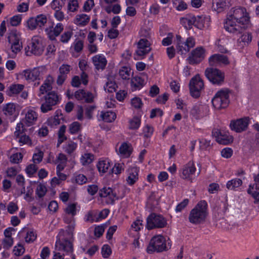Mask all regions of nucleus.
Returning <instances> with one entry per match:
<instances>
[{
  "mask_svg": "<svg viewBox=\"0 0 259 259\" xmlns=\"http://www.w3.org/2000/svg\"><path fill=\"white\" fill-rule=\"evenodd\" d=\"M250 25V18L245 8H233L227 16L224 23L226 31L233 34H238Z\"/></svg>",
  "mask_w": 259,
  "mask_h": 259,
  "instance_id": "obj_1",
  "label": "nucleus"
},
{
  "mask_svg": "<svg viewBox=\"0 0 259 259\" xmlns=\"http://www.w3.org/2000/svg\"><path fill=\"white\" fill-rule=\"evenodd\" d=\"M32 110L29 109L25 117L17 123L14 133V137L20 145L27 144L30 145L31 141L29 136L32 133Z\"/></svg>",
  "mask_w": 259,
  "mask_h": 259,
  "instance_id": "obj_2",
  "label": "nucleus"
},
{
  "mask_svg": "<svg viewBox=\"0 0 259 259\" xmlns=\"http://www.w3.org/2000/svg\"><path fill=\"white\" fill-rule=\"evenodd\" d=\"M208 215V205L206 201H200L190 211L189 221L193 224L204 222Z\"/></svg>",
  "mask_w": 259,
  "mask_h": 259,
  "instance_id": "obj_3",
  "label": "nucleus"
},
{
  "mask_svg": "<svg viewBox=\"0 0 259 259\" xmlns=\"http://www.w3.org/2000/svg\"><path fill=\"white\" fill-rule=\"evenodd\" d=\"M69 233H64V230L60 231L55 243L56 251L64 252L66 253H72L73 251V233L71 237Z\"/></svg>",
  "mask_w": 259,
  "mask_h": 259,
  "instance_id": "obj_4",
  "label": "nucleus"
},
{
  "mask_svg": "<svg viewBox=\"0 0 259 259\" xmlns=\"http://www.w3.org/2000/svg\"><path fill=\"white\" fill-rule=\"evenodd\" d=\"M230 91L227 89H223L218 91L211 99L213 107L217 110L226 108L229 104Z\"/></svg>",
  "mask_w": 259,
  "mask_h": 259,
  "instance_id": "obj_5",
  "label": "nucleus"
},
{
  "mask_svg": "<svg viewBox=\"0 0 259 259\" xmlns=\"http://www.w3.org/2000/svg\"><path fill=\"white\" fill-rule=\"evenodd\" d=\"M20 33L16 30L12 31L8 36V41L11 44L12 53L9 55V57L14 58L16 54L20 52L22 48V44L21 41Z\"/></svg>",
  "mask_w": 259,
  "mask_h": 259,
  "instance_id": "obj_6",
  "label": "nucleus"
},
{
  "mask_svg": "<svg viewBox=\"0 0 259 259\" xmlns=\"http://www.w3.org/2000/svg\"><path fill=\"white\" fill-rule=\"evenodd\" d=\"M167 220L161 215L151 213L147 218L146 228L148 230L162 228L167 225Z\"/></svg>",
  "mask_w": 259,
  "mask_h": 259,
  "instance_id": "obj_7",
  "label": "nucleus"
},
{
  "mask_svg": "<svg viewBox=\"0 0 259 259\" xmlns=\"http://www.w3.org/2000/svg\"><path fill=\"white\" fill-rule=\"evenodd\" d=\"M166 248L165 239L161 235L154 236L151 240L150 245L147 248V252L151 253L153 251L161 252Z\"/></svg>",
  "mask_w": 259,
  "mask_h": 259,
  "instance_id": "obj_8",
  "label": "nucleus"
},
{
  "mask_svg": "<svg viewBox=\"0 0 259 259\" xmlns=\"http://www.w3.org/2000/svg\"><path fill=\"white\" fill-rule=\"evenodd\" d=\"M205 75L213 84L221 85L224 82V73L217 68H209L206 69Z\"/></svg>",
  "mask_w": 259,
  "mask_h": 259,
  "instance_id": "obj_9",
  "label": "nucleus"
},
{
  "mask_svg": "<svg viewBox=\"0 0 259 259\" xmlns=\"http://www.w3.org/2000/svg\"><path fill=\"white\" fill-rule=\"evenodd\" d=\"M196 171V168L194 162L190 161L182 167L180 171V176L182 179L192 182L194 179Z\"/></svg>",
  "mask_w": 259,
  "mask_h": 259,
  "instance_id": "obj_10",
  "label": "nucleus"
},
{
  "mask_svg": "<svg viewBox=\"0 0 259 259\" xmlns=\"http://www.w3.org/2000/svg\"><path fill=\"white\" fill-rule=\"evenodd\" d=\"M206 52L202 47H198L192 51L187 58L190 64H196L201 62L205 57Z\"/></svg>",
  "mask_w": 259,
  "mask_h": 259,
  "instance_id": "obj_11",
  "label": "nucleus"
},
{
  "mask_svg": "<svg viewBox=\"0 0 259 259\" xmlns=\"http://www.w3.org/2000/svg\"><path fill=\"white\" fill-rule=\"evenodd\" d=\"M177 37L178 40H179L177 45V50L178 53L182 55L187 53L195 45V39L192 37H188L183 42L179 40L181 38L180 36L178 35Z\"/></svg>",
  "mask_w": 259,
  "mask_h": 259,
  "instance_id": "obj_12",
  "label": "nucleus"
},
{
  "mask_svg": "<svg viewBox=\"0 0 259 259\" xmlns=\"http://www.w3.org/2000/svg\"><path fill=\"white\" fill-rule=\"evenodd\" d=\"M190 93L192 96L197 98L203 87V82L199 75H196L190 80L189 83Z\"/></svg>",
  "mask_w": 259,
  "mask_h": 259,
  "instance_id": "obj_13",
  "label": "nucleus"
},
{
  "mask_svg": "<svg viewBox=\"0 0 259 259\" xmlns=\"http://www.w3.org/2000/svg\"><path fill=\"white\" fill-rule=\"evenodd\" d=\"M99 195L104 198L107 204H113L119 197L115 190L110 187H104L99 191Z\"/></svg>",
  "mask_w": 259,
  "mask_h": 259,
  "instance_id": "obj_14",
  "label": "nucleus"
},
{
  "mask_svg": "<svg viewBox=\"0 0 259 259\" xmlns=\"http://www.w3.org/2000/svg\"><path fill=\"white\" fill-rule=\"evenodd\" d=\"M248 124L249 118L244 117L231 121L230 123V127L237 133H240L246 130Z\"/></svg>",
  "mask_w": 259,
  "mask_h": 259,
  "instance_id": "obj_15",
  "label": "nucleus"
},
{
  "mask_svg": "<svg viewBox=\"0 0 259 259\" xmlns=\"http://www.w3.org/2000/svg\"><path fill=\"white\" fill-rule=\"evenodd\" d=\"M140 169L137 166L130 167L126 172L125 181L129 186H133L139 180Z\"/></svg>",
  "mask_w": 259,
  "mask_h": 259,
  "instance_id": "obj_16",
  "label": "nucleus"
},
{
  "mask_svg": "<svg viewBox=\"0 0 259 259\" xmlns=\"http://www.w3.org/2000/svg\"><path fill=\"white\" fill-rule=\"evenodd\" d=\"M151 50L150 42L147 39L141 38L137 44L136 54L139 57H143L148 54Z\"/></svg>",
  "mask_w": 259,
  "mask_h": 259,
  "instance_id": "obj_17",
  "label": "nucleus"
},
{
  "mask_svg": "<svg viewBox=\"0 0 259 259\" xmlns=\"http://www.w3.org/2000/svg\"><path fill=\"white\" fill-rule=\"evenodd\" d=\"M254 183L249 186L247 190L248 194L254 199V203L259 201V173L253 176Z\"/></svg>",
  "mask_w": 259,
  "mask_h": 259,
  "instance_id": "obj_18",
  "label": "nucleus"
},
{
  "mask_svg": "<svg viewBox=\"0 0 259 259\" xmlns=\"http://www.w3.org/2000/svg\"><path fill=\"white\" fill-rule=\"evenodd\" d=\"M209 107L206 105H197L191 111V114L196 119L202 118L208 114Z\"/></svg>",
  "mask_w": 259,
  "mask_h": 259,
  "instance_id": "obj_19",
  "label": "nucleus"
},
{
  "mask_svg": "<svg viewBox=\"0 0 259 259\" xmlns=\"http://www.w3.org/2000/svg\"><path fill=\"white\" fill-rule=\"evenodd\" d=\"M210 66L227 65L230 63L228 58L224 55L215 54L211 55L208 59Z\"/></svg>",
  "mask_w": 259,
  "mask_h": 259,
  "instance_id": "obj_20",
  "label": "nucleus"
},
{
  "mask_svg": "<svg viewBox=\"0 0 259 259\" xmlns=\"http://www.w3.org/2000/svg\"><path fill=\"white\" fill-rule=\"evenodd\" d=\"M210 23L209 16L201 15L194 16V26L199 29L208 28Z\"/></svg>",
  "mask_w": 259,
  "mask_h": 259,
  "instance_id": "obj_21",
  "label": "nucleus"
},
{
  "mask_svg": "<svg viewBox=\"0 0 259 259\" xmlns=\"http://www.w3.org/2000/svg\"><path fill=\"white\" fill-rule=\"evenodd\" d=\"M133 151L131 145L126 142L121 144L118 149L116 150L117 154L121 158L130 157Z\"/></svg>",
  "mask_w": 259,
  "mask_h": 259,
  "instance_id": "obj_22",
  "label": "nucleus"
},
{
  "mask_svg": "<svg viewBox=\"0 0 259 259\" xmlns=\"http://www.w3.org/2000/svg\"><path fill=\"white\" fill-rule=\"evenodd\" d=\"M75 98L79 101L91 102L93 101L94 96L90 92H86L83 90L77 91L74 94Z\"/></svg>",
  "mask_w": 259,
  "mask_h": 259,
  "instance_id": "obj_23",
  "label": "nucleus"
},
{
  "mask_svg": "<svg viewBox=\"0 0 259 259\" xmlns=\"http://www.w3.org/2000/svg\"><path fill=\"white\" fill-rule=\"evenodd\" d=\"M230 0H212V9L221 13L229 7Z\"/></svg>",
  "mask_w": 259,
  "mask_h": 259,
  "instance_id": "obj_24",
  "label": "nucleus"
},
{
  "mask_svg": "<svg viewBox=\"0 0 259 259\" xmlns=\"http://www.w3.org/2000/svg\"><path fill=\"white\" fill-rule=\"evenodd\" d=\"M212 134L217 142L221 144L227 145L233 141V138L231 136L223 135L218 130L213 131Z\"/></svg>",
  "mask_w": 259,
  "mask_h": 259,
  "instance_id": "obj_25",
  "label": "nucleus"
},
{
  "mask_svg": "<svg viewBox=\"0 0 259 259\" xmlns=\"http://www.w3.org/2000/svg\"><path fill=\"white\" fill-rule=\"evenodd\" d=\"M16 79L23 80L30 83L32 81V70L30 68L26 69L15 74Z\"/></svg>",
  "mask_w": 259,
  "mask_h": 259,
  "instance_id": "obj_26",
  "label": "nucleus"
},
{
  "mask_svg": "<svg viewBox=\"0 0 259 259\" xmlns=\"http://www.w3.org/2000/svg\"><path fill=\"white\" fill-rule=\"evenodd\" d=\"M111 165V161L108 158H101L97 163V167L100 174H103L108 171Z\"/></svg>",
  "mask_w": 259,
  "mask_h": 259,
  "instance_id": "obj_27",
  "label": "nucleus"
},
{
  "mask_svg": "<svg viewBox=\"0 0 259 259\" xmlns=\"http://www.w3.org/2000/svg\"><path fill=\"white\" fill-rule=\"evenodd\" d=\"M92 61L96 68L98 70L103 69L107 62L105 57L102 54L96 55L93 57Z\"/></svg>",
  "mask_w": 259,
  "mask_h": 259,
  "instance_id": "obj_28",
  "label": "nucleus"
},
{
  "mask_svg": "<svg viewBox=\"0 0 259 259\" xmlns=\"http://www.w3.org/2000/svg\"><path fill=\"white\" fill-rule=\"evenodd\" d=\"M44 50V44L42 38L38 36L33 38V55H40Z\"/></svg>",
  "mask_w": 259,
  "mask_h": 259,
  "instance_id": "obj_29",
  "label": "nucleus"
},
{
  "mask_svg": "<svg viewBox=\"0 0 259 259\" xmlns=\"http://www.w3.org/2000/svg\"><path fill=\"white\" fill-rule=\"evenodd\" d=\"M64 26L61 23L56 24L54 28L51 29H46V32L51 39H54L56 36H58L63 31Z\"/></svg>",
  "mask_w": 259,
  "mask_h": 259,
  "instance_id": "obj_30",
  "label": "nucleus"
},
{
  "mask_svg": "<svg viewBox=\"0 0 259 259\" xmlns=\"http://www.w3.org/2000/svg\"><path fill=\"white\" fill-rule=\"evenodd\" d=\"M24 88V85L22 84H12L8 87L6 93L8 96H15L20 93Z\"/></svg>",
  "mask_w": 259,
  "mask_h": 259,
  "instance_id": "obj_31",
  "label": "nucleus"
},
{
  "mask_svg": "<svg viewBox=\"0 0 259 259\" xmlns=\"http://www.w3.org/2000/svg\"><path fill=\"white\" fill-rule=\"evenodd\" d=\"M90 20V16L85 14H79L75 16L73 19V23L80 27L87 25Z\"/></svg>",
  "mask_w": 259,
  "mask_h": 259,
  "instance_id": "obj_32",
  "label": "nucleus"
},
{
  "mask_svg": "<svg viewBox=\"0 0 259 259\" xmlns=\"http://www.w3.org/2000/svg\"><path fill=\"white\" fill-rule=\"evenodd\" d=\"M68 215V214H65L63 218L64 222L68 225L66 230L65 231L64 230V232L66 233H69V236L71 237L72 233L74 232L75 224L73 216L71 215V217H69Z\"/></svg>",
  "mask_w": 259,
  "mask_h": 259,
  "instance_id": "obj_33",
  "label": "nucleus"
},
{
  "mask_svg": "<svg viewBox=\"0 0 259 259\" xmlns=\"http://www.w3.org/2000/svg\"><path fill=\"white\" fill-rule=\"evenodd\" d=\"M95 160V156L91 153L85 152L82 153L80 157V162L84 166L91 164Z\"/></svg>",
  "mask_w": 259,
  "mask_h": 259,
  "instance_id": "obj_34",
  "label": "nucleus"
},
{
  "mask_svg": "<svg viewBox=\"0 0 259 259\" xmlns=\"http://www.w3.org/2000/svg\"><path fill=\"white\" fill-rule=\"evenodd\" d=\"M145 81L140 76H135L131 80V89L133 91L140 90L145 85Z\"/></svg>",
  "mask_w": 259,
  "mask_h": 259,
  "instance_id": "obj_35",
  "label": "nucleus"
},
{
  "mask_svg": "<svg viewBox=\"0 0 259 259\" xmlns=\"http://www.w3.org/2000/svg\"><path fill=\"white\" fill-rule=\"evenodd\" d=\"M54 81L53 77L49 75L46 79L44 83L40 87V92L41 94H44L52 89V84Z\"/></svg>",
  "mask_w": 259,
  "mask_h": 259,
  "instance_id": "obj_36",
  "label": "nucleus"
},
{
  "mask_svg": "<svg viewBox=\"0 0 259 259\" xmlns=\"http://www.w3.org/2000/svg\"><path fill=\"white\" fill-rule=\"evenodd\" d=\"M61 111L59 110H57L55 115L48 118L47 120V124L48 125L54 127L59 125L60 123V120L62 118Z\"/></svg>",
  "mask_w": 259,
  "mask_h": 259,
  "instance_id": "obj_37",
  "label": "nucleus"
},
{
  "mask_svg": "<svg viewBox=\"0 0 259 259\" xmlns=\"http://www.w3.org/2000/svg\"><path fill=\"white\" fill-rule=\"evenodd\" d=\"M3 112L7 116H16L18 114L16 111V105L14 103H10L5 105L3 107Z\"/></svg>",
  "mask_w": 259,
  "mask_h": 259,
  "instance_id": "obj_38",
  "label": "nucleus"
},
{
  "mask_svg": "<svg viewBox=\"0 0 259 259\" xmlns=\"http://www.w3.org/2000/svg\"><path fill=\"white\" fill-rule=\"evenodd\" d=\"M100 118L105 122H111L116 119V114L112 111L101 112Z\"/></svg>",
  "mask_w": 259,
  "mask_h": 259,
  "instance_id": "obj_39",
  "label": "nucleus"
},
{
  "mask_svg": "<svg viewBox=\"0 0 259 259\" xmlns=\"http://www.w3.org/2000/svg\"><path fill=\"white\" fill-rule=\"evenodd\" d=\"M180 23L186 29H190L194 26V16L189 15L180 19Z\"/></svg>",
  "mask_w": 259,
  "mask_h": 259,
  "instance_id": "obj_40",
  "label": "nucleus"
},
{
  "mask_svg": "<svg viewBox=\"0 0 259 259\" xmlns=\"http://www.w3.org/2000/svg\"><path fill=\"white\" fill-rule=\"evenodd\" d=\"M242 184L241 179L235 178L227 182L226 187L228 189L231 190H237Z\"/></svg>",
  "mask_w": 259,
  "mask_h": 259,
  "instance_id": "obj_41",
  "label": "nucleus"
},
{
  "mask_svg": "<svg viewBox=\"0 0 259 259\" xmlns=\"http://www.w3.org/2000/svg\"><path fill=\"white\" fill-rule=\"evenodd\" d=\"M45 100L48 101L49 103H52L55 105L59 103L60 98L58 94L54 91L48 93L45 96Z\"/></svg>",
  "mask_w": 259,
  "mask_h": 259,
  "instance_id": "obj_42",
  "label": "nucleus"
},
{
  "mask_svg": "<svg viewBox=\"0 0 259 259\" xmlns=\"http://www.w3.org/2000/svg\"><path fill=\"white\" fill-rule=\"evenodd\" d=\"M141 117L135 116L128 120V127L131 130H137L141 125Z\"/></svg>",
  "mask_w": 259,
  "mask_h": 259,
  "instance_id": "obj_43",
  "label": "nucleus"
},
{
  "mask_svg": "<svg viewBox=\"0 0 259 259\" xmlns=\"http://www.w3.org/2000/svg\"><path fill=\"white\" fill-rule=\"evenodd\" d=\"M47 21L48 19L46 15H38L35 18L34 23H33V27H41L45 25V24L47 22Z\"/></svg>",
  "mask_w": 259,
  "mask_h": 259,
  "instance_id": "obj_44",
  "label": "nucleus"
},
{
  "mask_svg": "<svg viewBox=\"0 0 259 259\" xmlns=\"http://www.w3.org/2000/svg\"><path fill=\"white\" fill-rule=\"evenodd\" d=\"M133 74L131 69L128 67H122L119 71V76L124 80L129 79Z\"/></svg>",
  "mask_w": 259,
  "mask_h": 259,
  "instance_id": "obj_45",
  "label": "nucleus"
},
{
  "mask_svg": "<svg viewBox=\"0 0 259 259\" xmlns=\"http://www.w3.org/2000/svg\"><path fill=\"white\" fill-rule=\"evenodd\" d=\"M252 40V36L250 33H244L241 37L238 39V41L242 47L248 45Z\"/></svg>",
  "mask_w": 259,
  "mask_h": 259,
  "instance_id": "obj_46",
  "label": "nucleus"
},
{
  "mask_svg": "<svg viewBox=\"0 0 259 259\" xmlns=\"http://www.w3.org/2000/svg\"><path fill=\"white\" fill-rule=\"evenodd\" d=\"M174 7L178 11H183L187 9V5L184 0H172Z\"/></svg>",
  "mask_w": 259,
  "mask_h": 259,
  "instance_id": "obj_47",
  "label": "nucleus"
},
{
  "mask_svg": "<svg viewBox=\"0 0 259 259\" xmlns=\"http://www.w3.org/2000/svg\"><path fill=\"white\" fill-rule=\"evenodd\" d=\"M47 192V188L45 184H39L35 190L36 195L39 198L43 197Z\"/></svg>",
  "mask_w": 259,
  "mask_h": 259,
  "instance_id": "obj_48",
  "label": "nucleus"
},
{
  "mask_svg": "<svg viewBox=\"0 0 259 259\" xmlns=\"http://www.w3.org/2000/svg\"><path fill=\"white\" fill-rule=\"evenodd\" d=\"M44 153L39 148H36L33 152V163H38L42 161Z\"/></svg>",
  "mask_w": 259,
  "mask_h": 259,
  "instance_id": "obj_49",
  "label": "nucleus"
},
{
  "mask_svg": "<svg viewBox=\"0 0 259 259\" xmlns=\"http://www.w3.org/2000/svg\"><path fill=\"white\" fill-rule=\"evenodd\" d=\"M225 43V39L224 38L219 39L216 40L215 42L216 50L222 53H227V50L224 47Z\"/></svg>",
  "mask_w": 259,
  "mask_h": 259,
  "instance_id": "obj_50",
  "label": "nucleus"
},
{
  "mask_svg": "<svg viewBox=\"0 0 259 259\" xmlns=\"http://www.w3.org/2000/svg\"><path fill=\"white\" fill-rule=\"evenodd\" d=\"M132 107L135 109H140L143 106L142 99L138 97H135L131 100Z\"/></svg>",
  "mask_w": 259,
  "mask_h": 259,
  "instance_id": "obj_51",
  "label": "nucleus"
},
{
  "mask_svg": "<svg viewBox=\"0 0 259 259\" xmlns=\"http://www.w3.org/2000/svg\"><path fill=\"white\" fill-rule=\"evenodd\" d=\"M139 34L141 37L150 38L153 34L150 27L142 26L139 31Z\"/></svg>",
  "mask_w": 259,
  "mask_h": 259,
  "instance_id": "obj_52",
  "label": "nucleus"
},
{
  "mask_svg": "<svg viewBox=\"0 0 259 259\" xmlns=\"http://www.w3.org/2000/svg\"><path fill=\"white\" fill-rule=\"evenodd\" d=\"M212 144L210 140L202 138L199 140V147L202 150H208L211 147Z\"/></svg>",
  "mask_w": 259,
  "mask_h": 259,
  "instance_id": "obj_53",
  "label": "nucleus"
},
{
  "mask_svg": "<svg viewBox=\"0 0 259 259\" xmlns=\"http://www.w3.org/2000/svg\"><path fill=\"white\" fill-rule=\"evenodd\" d=\"M76 205L75 203L69 204L65 208V214L74 216L76 213Z\"/></svg>",
  "mask_w": 259,
  "mask_h": 259,
  "instance_id": "obj_54",
  "label": "nucleus"
},
{
  "mask_svg": "<svg viewBox=\"0 0 259 259\" xmlns=\"http://www.w3.org/2000/svg\"><path fill=\"white\" fill-rule=\"evenodd\" d=\"M77 148V144L72 141L68 142L64 147L65 152L69 154L72 153Z\"/></svg>",
  "mask_w": 259,
  "mask_h": 259,
  "instance_id": "obj_55",
  "label": "nucleus"
},
{
  "mask_svg": "<svg viewBox=\"0 0 259 259\" xmlns=\"http://www.w3.org/2000/svg\"><path fill=\"white\" fill-rule=\"evenodd\" d=\"M23 156L21 153H13L10 157V161L12 163L18 164L22 161Z\"/></svg>",
  "mask_w": 259,
  "mask_h": 259,
  "instance_id": "obj_56",
  "label": "nucleus"
},
{
  "mask_svg": "<svg viewBox=\"0 0 259 259\" xmlns=\"http://www.w3.org/2000/svg\"><path fill=\"white\" fill-rule=\"evenodd\" d=\"M66 0H53L50 4L51 7L53 10L61 9L64 5Z\"/></svg>",
  "mask_w": 259,
  "mask_h": 259,
  "instance_id": "obj_57",
  "label": "nucleus"
},
{
  "mask_svg": "<svg viewBox=\"0 0 259 259\" xmlns=\"http://www.w3.org/2000/svg\"><path fill=\"white\" fill-rule=\"evenodd\" d=\"M8 212L10 214H13L18 210V206L17 202L11 201L7 205Z\"/></svg>",
  "mask_w": 259,
  "mask_h": 259,
  "instance_id": "obj_58",
  "label": "nucleus"
},
{
  "mask_svg": "<svg viewBox=\"0 0 259 259\" xmlns=\"http://www.w3.org/2000/svg\"><path fill=\"white\" fill-rule=\"evenodd\" d=\"M124 168V164L123 163H115L112 169V173L116 175L121 174Z\"/></svg>",
  "mask_w": 259,
  "mask_h": 259,
  "instance_id": "obj_59",
  "label": "nucleus"
},
{
  "mask_svg": "<svg viewBox=\"0 0 259 259\" xmlns=\"http://www.w3.org/2000/svg\"><path fill=\"white\" fill-rule=\"evenodd\" d=\"M97 213L95 211H90L85 215L84 220L87 222H94L98 221L96 216Z\"/></svg>",
  "mask_w": 259,
  "mask_h": 259,
  "instance_id": "obj_60",
  "label": "nucleus"
},
{
  "mask_svg": "<svg viewBox=\"0 0 259 259\" xmlns=\"http://www.w3.org/2000/svg\"><path fill=\"white\" fill-rule=\"evenodd\" d=\"M112 253V250L110 247L107 244L104 245L101 249V253L102 256L105 258H107L109 257Z\"/></svg>",
  "mask_w": 259,
  "mask_h": 259,
  "instance_id": "obj_61",
  "label": "nucleus"
},
{
  "mask_svg": "<svg viewBox=\"0 0 259 259\" xmlns=\"http://www.w3.org/2000/svg\"><path fill=\"white\" fill-rule=\"evenodd\" d=\"M78 8V3L77 0H70L68 4V11L74 12Z\"/></svg>",
  "mask_w": 259,
  "mask_h": 259,
  "instance_id": "obj_62",
  "label": "nucleus"
},
{
  "mask_svg": "<svg viewBox=\"0 0 259 259\" xmlns=\"http://www.w3.org/2000/svg\"><path fill=\"white\" fill-rule=\"evenodd\" d=\"M73 35L71 31H67L64 32L61 36L60 41L63 43H67Z\"/></svg>",
  "mask_w": 259,
  "mask_h": 259,
  "instance_id": "obj_63",
  "label": "nucleus"
},
{
  "mask_svg": "<svg viewBox=\"0 0 259 259\" xmlns=\"http://www.w3.org/2000/svg\"><path fill=\"white\" fill-rule=\"evenodd\" d=\"M25 251V249L21 244H17L14 246L13 250L14 254L16 256L22 255Z\"/></svg>",
  "mask_w": 259,
  "mask_h": 259,
  "instance_id": "obj_64",
  "label": "nucleus"
}]
</instances>
